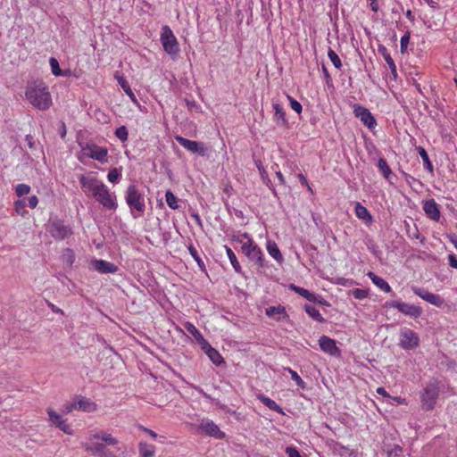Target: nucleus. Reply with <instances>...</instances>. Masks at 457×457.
I'll list each match as a JSON object with an SVG mask.
<instances>
[{"mask_svg":"<svg viewBox=\"0 0 457 457\" xmlns=\"http://www.w3.org/2000/svg\"><path fill=\"white\" fill-rule=\"evenodd\" d=\"M25 96L38 110L46 111L52 105L48 87L42 80L37 79L29 82L26 87Z\"/></svg>","mask_w":457,"mask_h":457,"instance_id":"nucleus-1","label":"nucleus"},{"mask_svg":"<svg viewBox=\"0 0 457 457\" xmlns=\"http://www.w3.org/2000/svg\"><path fill=\"white\" fill-rule=\"evenodd\" d=\"M233 240L242 244V253L248 258L250 262H254L258 268H264L266 266L263 253L261 248L254 243L253 240H249L243 243L239 237H234Z\"/></svg>","mask_w":457,"mask_h":457,"instance_id":"nucleus-2","label":"nucleus"},{"mask_svg":"<svg viewBox=\"0 0 457 457\" xmlns=\"http://www.w3.org/2000/svg\"><path fill=\"white\" fill-rule=\"evenodd\" d=\"M439 395L438 383L436 380L430 381L421 393V405L425 411H431L435 408Z\"/></svg>","mask_w":457,"mask_h":457,"instance_id":"nucleus-3","label":"nucleus"},{"mask_svg":"<svg viewBox=\"0 0 457 457\" xmlns=\"http://www.w3.org/2000/svg\"><path fill=\"white\" fill-rule=\"evenodd\" d=\"M125 199L131 211L135 210L140 214L144 213L145 210L144 197L134 184L128 187Z\"/></svg>","mask_w":457,"mask_h":457,"instance_id":"nucleus-4","label":"nucleus"},{"mask_svg":"<svg viewBox=\"0 0 457 457\" xmlns=\"http://www.w3.org/2000/svg\"><path fill=\"white\" fill-rule=\"evenodd\" d=\"M161 42L164 51L170 55H177L179 52V43L172 30L168 25L162 28Z\"/></svg>","mask_w":457,"mask_h":457,"instance_id":"nucleus-5","label":"nucleus"},{"mask_svg":"<svg viewBox=\"0 0 457 457\" xmlns=\"http://www.w3.org/2000/svg\"><path fill=\"white\" fill-rule=\"evenodd\" d=\"M385 306L397 309L401 313L413 319H417L420 317L422 314V309L420 306H416L401 301H387Z\"/></svg>","mask_w":457,"mask_h":457,"instance_id":"nucleus-6","label":"nucleus"},{"mask_svg":"<svg viewBox=\"0 0 457 457\" xmlns=\"http://www.w3.org/2000/svg\"><path fill=\"white\" fill-rule=\"evenodd\" d=\"M420 345V337L416 332L410 328H403L400 332L399 345L404 350H413Z\"/></svg>","mask_w":457,"mask_h":457,"instance_id":"nucleus-7","label":"nucleus"},{"mask_svg":"<svg viewBox=\"0 0 457 457\" xmlns=\"http://www.w3.org/2000/svg\"><path fill=\"white\" fill-rule=\"evenodd\" d=\"M176 140L180 145L193 154H197L203 157L207 155L208 147L203 142L189 140L181 136H177Z\"/></svg>","mask_w":457,"mask_h":457,"instance_id":"nucleus-8","label":"nucleus"},{"mask_svg":"<svg viewBox=\"0 0 457 457\" xmlns=\"http://www.w3.org/2000/svg\"><path fill=\"white\" fill-rule=\"evenodd\" d=\"M79 183L84 192H91L94 197H96L105 187V185L96 178H88L84 175L80 176Z\"/></svg>","mask_w":457,"mask_h":457,"instance_id":"nucleus-9","label":"nucleus"},{"mask_svg":"<svg viewBox=\"0 0 457 457\" xmlns=\"http://www.w3.org/2000/svg\"><path fill=\"white\" fill-rule=\"evenodd\" d=\"M353 113L355 117L359 118L369 129H373L377 125L376 119L370 110L359 104L353 105Z\"/></svg>","mask_w":457,"mask_h":457,"instance_id":"nucleus-10","label":"nucleus"},{"mask_svg":"<svg viewBox=\"0 0 457 457\" xmlns=\"http://www.w3.org/2000/svg\"><path fill=\"white\" fill-rule=\"evenodd\" d=\"M50 233L55 239L62 240L72 234V229L70 226L65 225L62 220H54L51 225Z\"/></svg>","mask_w":457,"mask_h":457,"instance_id":"nucleus-11","label":"nucleus"},{"mask_svg":"<svg viewBox=\"0 0 457 457\" xmlns=\"http://www.w3.org/2000/svg\"><path fill=\"white\" fill-rule=\"evenodd\" d=\"M412 292L425 300L426 302L436 306V307H442L445 303L444 298H442L439 295H436L430 292L426 291L425 289L421 287H413Z\"/></svg>","mask_w":457,"mask_h":457,"instance_id":"nucleus-12","label":"nucleus"},{"mask_svg":"<svg viewBox=\"0 0 457 457\" xmlns=\"http://www.w3.org/2000/svg\"><path fill=\"white\" fill-rule=\"evenodd\" d=\"M320 349L331 356L339 357L341 350L337 346L336 341L327 336H321L319 339Z\"/></svg>","mask_w":457,"mask_h":457,"instance_id":"nucleus-13","label":"nucleus"},{"mask_svg":"<svg viewBox=\"0 0 457 457\" xmlns=\"http://www.w3.org/2000/svg\"><path fill=\"white\" fill-rule=\"evenodd\" d=\"M104 208L115 211L118 207L115 202V196L112 195L107 187L105 186L103 190L95 197Z\"/></svg>","mask_w":457,"mask_h":457,"instance_id":"nucleus-14","label":"nucleus"},{"mask_svg":"<svg viewBox=\"0 0 457 457\" xmlns=\"http://www.w3.org/2000/svg\"><path fill=\"white\" fill-rule=\"evenodd\" d=\"M199 428L209 436H213L218 439H223L225 437V433L220 431L219 427L212 420L202 422Z\"/></svg>","mask_w":457,"mask_h":457,"instance_id":"nucleus-15","label":"nucleus"},{"mask_svg":"<svg viewBox=\"0 0 457 457\" xmlns=\"http://www.w3.org/2000/svg\"><path fill=\"white\" fill-rule=\"evenodd\" d=\"M423 211L428 218L435 221H438L440 219V210L436 201L431 198L426 200L423 204Z\"/></svg>","mask_w":457,"mask_h":457,"instance_id":"nucleus-16","label":"nucleus"},{"mask_svg":"<svg viewBox=\"0 0 457 457\" xmlns=\"http://www.w3.org/2000/svg\"><path fill=\"white\" fill-rule=\"evenodd\" d=\"M47 413L49 416V420L54 424L58 428L68 435L72 434V430L69 424L66 423V420L62 418L61 415L56 413L52 409H47Z\"/></svg>","mask_w":457,"mask_h":457,"instance_id":"nucleus-17","label":"nucleus"},{"mask_svg":"<svg viewBox=\"0 0 457 457\" xmlns=\"http://www.w3.org/2000/svg\"><path fill=\"white\" fill-rule=\"evenodd\" d=\"M87 155L94 160L100 162L101 163L107 162V149L97 145L87 146Z\"/></svg>","mask_w":457,"mask_h":457,"instance_id":"nucleus-18","label":"nucleus"},{"mask_svg":"<svg viewBox=\"0 0 457 457\" xmlns=\"http://www.w3.org/2000/svg\"><path fill=\"white\" fill-rule=\"evenodd\" d=\"M265 313L268 317L273 318L278 321L288 319L286 308L282 305L270 306L266 309Z\"/></svg>","mask_w":457,"mask_h":457,"instance_id":"nucleus-19","label":"nucleus"},{"mask_svg":"<svg viewBox=\"0 0 457 457\" xmlns=\"http://www.w3.org/2000/svg\"><path fill=\"white\" fill-rule=\"evenodd\" d=\"M96 270L100 273H114L117 271L118 267L112 262L104 260H96L93 262Z\"/></svg>","mask_w":457,"mask_h":457,"instance_id":"nucleus-20","label":"nucleus"},{"mask_svg":"<svg viewBox=\"0 0 457 457\" xmlns=\"http://www.w3.org/2000/svg\"><path fill=\"white\" fill-rule=\"evenodd\" d=\"M86 451L91 453L96 457H108L109 451L102 443H96L86 447Z\"/></svg>","mask_w":457,"mask_h":457,"instance_id":"nucleus-21","label":"nucleus"},{"mask_svg":"<svg viewBox=\"0 0 457 457\" xmlns=\"http://www.w3.org/2000/svg\"><path fill=\"white\" fill-rule=\"evenodd\" d=\"M266 248L271 257H273L278 263H282L284 259L275 241L268 240Z\"/></svg>","mask_w":457,"mask_h":457,"instance_id":"nucleus-22","label":"nucleus"},{"mask_svg":"<svg viewBox=\"0 0 457 457\" xmlns=\"http://www.w3.org/2000/svg\"><path fill=\"white\" fill-rule=\"evenodd\" d=\"M115 79H117L119 85L121 87L124 92L127 94V96L130 98V100L133 103L137 104L136 96L132 92L130 86L129 82L125 79V78L121 75L115 74Z\"/></svg>","mask_w":457,"mask_h":457,"instance_id":"nucleus-23","label":"nucleus"},{"mask_svg":"<svg viewBox=\"0 0 457 457\" xmlns=\"http://www.w3.org/2000/svg\"><path fill=\"white\" fill-rule=\"evenodd\" d=\"M378 52L384 57L386 62L389 66V69L392 73H396V66L395 63L391 57L390 54L388 53L386 47L383 45H378Z\"/></svg>","mask_w":457,"mask_h":457,"instance_id":"nucleus-24","label":"nucleus"},{"mask_svg":"<svg viewBox=\"0 0 457 457\" xmlns=\"http://www.w3.org/2000/svg\"><path fill=\"white\" fill-rule=\"evenodd\" d=\"M368 276L378 288L386 293L391 292V287L384 278L377 276L374 272L371 271L368 273Z\"/></svg>","mask_w":457,"mask_h":457,"instance_id":"nucleus-25","label":"nucleus"},{"mask_svg":"<svg viewBox=\"0 0 457 457\" xmlns=\"http://www.w3.org/2000/svg\"><path fill=\"white\" fill-rule=\"evenodd\" d=\"M304 310L306 313L312 317L314 320L324 323L326 322V320L321 316L319 310L316 309L315 306L311 304H304Z\"/></svg>","mask_w":457,"mask_h":457,"instance_id":"nucleus-26","label":"nucleus"},{"mask_svg":"<svg viewBox=\"0 0 457 457\" xmlns=\"http://www.w3.org/2000/svg\"><path fill=\"white\" fill-rule=\"evenodd\" d=\"M355 214L361 220L368 221L372 220V216L370 215L367 208L361 205L360 203H357L355 205Z\"/></svg>","mask_w":457,"mask_h":457,"instance_id":"nucleus-27","label":"nucleus"},{"mask_svg":"<svg viewBox=\"0 0 457 457\" xmlns=\"http://www.w3.org/2000/svg\"><path fill=\"white\" fill-rule=\"evenodd\" d=\"M227 255L230 261L231 265L233 266L235 271L237 273L241 274L242 273V268L237 259V256L235 253L232 251V249L227 245H225Z\"/></svg>","mask_w":457,"mask_h":457,"instance_id":"nucleus-28","label":"nucleus"},{"mask_svg":"<svg viewBox=\"0 0 457 457\" xmlns=\"http://www.w3.org/2000/svg\"><path fill=\"white\" fill-rule=\"evenodd\" d=\"M417 151L423 161L425 169L428 170L430 173H433V165L425 148L422 146H418Z\"/></svg>","mask_w":457,"mask_h":457,"instance_id":"nucleus-29","label":"nucleus"},{"mask_svg":"<svg viewBox=\"0 0 457 457\" xmlns=\"http://www.w3.org/2000/svg\"><path fill=\"white\" fill-rule=\"evenodd\" d=\"M155 453V447L146 443H139L140 457H153Z\"/></svg>","mask_w":457,"mask_h":457,"instance_id":"nucleus-30","label":"nucleus"},{"mask_svg":"<svg viewBox=\"0 0 457 457\" xmlns=\"http://www.w3.org/2000/svg\"><path fill=\"white\" fill-rule=\"evenodd\" d=\"M261 402L268 407L270 410L275 411L278 413L283 414L282 408L272 399L267 397V396H261L260 397Z\"/></svg>","mask_w":457,"mask_h":457,"instance_id":"nucleus-31","label":"nucleus"},{"mask_svg":"<svg viewBox=\"0 0 457 457\" xmlns=\"http://www.w3.org/2000/svg\"><path fill=\"white\" fill-rule=\"evenodd\" d=\"M74 402L76 403V409L77 410H82V411H92L94 409L92 407L94 405L93 403H91L87 398L81 397V398H79L77 400H74Z\"/></svg>","mask_w":457,"mask_h":457,"instance_id":"nucleus-32","label":"nucleus"},{"mask_svg":"<svg viewBox=\"0 0 457 457\" xmlns=\"http://www.w3.org/2000/svg\"><path fill=\"white\" fill-rule=\"evenodd\" d=\"M273 109L275 111V114H274L275 120H281L282 125H287V120L286 119V112H285L283 107L279 104L274 103Z\"/></svg>","mask_w":457,"mask_h":457,"instance_id":"nucleus-33","label":"nucleus"},{"mask_svg":"<svg viewBox=\"0 0 457 457\" xmlns=\"http://www.w3.org/2000/svg\"><path fill=\"white\" fill-rule=\"evenodd\" d=\"M378 167L383 174L384 178L389 179L392 175V170L384 158H379L378 162Z\"/></svg>","mask_w":457,"mask_h":457,"instance_id":"nucleus-34","label":"nucleus"},{"mask_svg":"<svg viewBox=\"0 0 457 457\" xmlns=\"http://www.w3.org/2000/svg\"><path fill=\"white\" fill-rule=\"evenodd\" d=\"M207 356L209 357V359L212 361V362L213 364H215L216 366H219L220 365L221 363L224 362V360L222 358V356L220 354V353L212 348V349H209V352L207 353Z\"/></svg>","mask_w":457,"mask_h":457,"instance_id":"nucleus-35","label":"nucleus"},{"mask_svg":"<svg viewBox=\"0 0 457 457\" xmlns=\"http://www.w3.org/2000/svg\"><path fill=\"white\" fill-rule=\"evenodd\" d=\"M165 199H166V203L170 208H171L173 210L179 209V206L178 204V198L170 190H168L166 192Z\"/></svg>","mask_w":457,"mask_h":457,"instance_id":"nucleus-36","label":"nucleus"},{"mask_svg":"<svg viewBox=\"0 0 457 457\" xmlns=\"http://www.w3.org/2000/svg\"><path fill=\"white\" fill-rule=\"evenodd\" d=\"M96 439H101L106 442L108 445H114L118 443L117 439L112 437V435L105 432H100L93 436Z\"/></svg>","mask_w":457,"mask_h":457,"instance_id":"nucleus-37","label":"nucleus"},{"mask_svg":"<svg viewBox=\"0 0 457 457\" xmlns=\"http://www.w3.org/2000/svg\"><path fill=\"white\" fill-rule=\"evenodd\" d=\"M290 289L294 290L295 293L300 295L301 296L304 297L308 301L311 299V297H313V293L310 292L309 290L297 287L294 284H291L289 286Z\"/></svg>","mask_w":457,"mask_h":457,"instance_id":"nucleus-38","label":"nucleus"},{"mask_svg":"<svg viewBox=\"0 0 457 457\" xmlns=\"http://www.w3.org/2000/svg\"><path fill=\"white\" fill-rule=\"evenodd\" d=\"M188 251H189L191 256L194 258V260L197 262L200 269L202 270H205V265H204L203 260L200 258L196 248L193 245H190L188 246Z\"/></svg>","mask_w":457,"mask_h":457,"instance_id":"nucleus-39","label":"nucleus"},{"mask_svg":"<svg viewBox=\"0 0 457 457\" xmlns=\"http://www.w3.org/2000/svg\"><path fill=\"white\" fill-rule=\"evenodd\" d=\"M285 370L289 372V374L291 375V378L296 383V385L299 387L303 389L306 387V383L301 378V377L297 374L296 371L293 370L290 368H286Z\"/></svg>","mask_w":457,"mask_h":457,"instance_id":"nucleus-40","label":"nucleus"},{"mask_svg":"<svg viewBox=\"0 0 457 457\" xmlns=\"http://www.w3.org/2000/svg\"><path fill=\"white\" fill-rule=\"evenodd\" d=\"M49 63L51 66V70L54 75L55 76H64L66 75L59 66L58 61L54 57H51L49 60Z\"/></svg>","mask_w":457,"mask_h":457,"instance_id":"nucleus-41","label":"nucleus"},{"mask_svg":"<svg viewBox=\"0 0 457 457\" xmlns=\"http://www.w3.org/2000/svg\"><path fill=\"white\" fill-rule=\"evenodd\" d=\"M328 56L337 69H340L342 67L341 60L337 54L333 49H328Z\"/></svg>","mask_w":457,"mask_h":457,"instance_id":"nucleus-42","label":"nucleus"},{"mask_svg":"<svg viewBox=\"0 0 457 457\" xmlns=\"http://www.w3.org/2000/svg\"><path fill=\"white\" fill-rule=\"evenodd\" d=\"M186 328L195 337V339L197 342H199L200 340H204L203 335L193 324L187 323Z\"/></svg>","mask_w":457,"mask_h":457,"instance_id":"nucleus-43","label":"nucleus"},{"mask_svg":"<svg viewBox=\"0 0 457 457\" xmlns=\"http://www.w3.org/2000/svg\"><path fill=\"white\" fill-rule=\"evenodd\" d=\"M115 136L121 141L125 142L128 140L129 132L125 126H120L116 129Z\"/></svg>","mask_w":457,"mask_h":457,"instance_id":"nucleus-44","label":"nucleus"},{"mask_svg":"<svg viewBox=\"0 0 457 457\" xmlns=\"http://www.w3.org/2000/svg\"><path fill=\"white\" fill-rule=\"evenodd\" d=\"M30 189V187L27 184H18L15 187V193L19 197H21L29 194Z\"/></svg>","mask_w":457,"mask_h":457,"instance_id":"nucleus-45","label":"nucleus"},{"mask_svg":"<svg viewBox=\"0 0 457 457\" xmlns=\"http://www.w3.org/2000/svg\"><path fill=\"white\" fill-rule=\"evenodd\" d=\"M62 260L63 262L66 263L68 266H71L74 262V253L73 251L70 248L65 249L63 254H62Z\"/></svg>","mask_w":457,"mask_h":457,"instance_id":"nucleus-46","label":"nucleus"},{"mask_svg":"<svg viewBox=\"0 0 457 457\" xmlns=\"http://www.w3.org/2000/svg\"><path fill=\"white\" fill-rule=\"evenodd\" d=\"M410 37H411V33L410 31H407L402 37H401V41H400V47H401V52L403 54L406 52L407 50V47H408V45H409V42H410Z\"/></svg>","mask_w":457,"mask_h":457,"instance_id":"nucleus-47","label":"nucleus"},{"mask_svg":"<svg viewBox=\"0 0 457 457\" xmlns=\"http://www.w3.org/2000/svg\"><path fill=\"white\" fill-rule=\"evenodd\" d=\"M108 180L112 183H116L119 181L120 178V172L118 170L117 168H112L109 173H108Z\"/></svg>","mask_w":457,"mask_h":457,"instance_id":"nucleus-48","label":"nucleus"},{"mask_svg":"<svg viewBox=\"0 0 457 457\" xmlns=\"http://www.w3.org/2000/svg\"><path fill=\"white\" fill-rule=\"evenodd\" d=\"M287 96V99L290 103V106L291 108L295 112H297L298 114H300L302 112V110H303V107H302V104L297 101L295 100V98H293L292 96Z\"/></svg>","mask_w":457,"mask_h":457,"instance_id":"nucleus-49","label":"nucleus"},{"mask_svg":"<svg viewBox=\"0 0 457 457\" xmlns=\"http://www.w3.org/2000/svg\"><path fill=\"white\" fill-rule=\"evenodd\" d=\"M26 204H27V203H26V199H20V200H17V201L14 203L15 212H16L18 214L23 215V213H24V208H25Z\"/></svg>","mask_w":457,"mask_h":457,"instance_id":"nucleus-50","label":"nucleus"},{"mask_svg":"<svg viewBox=\"0 0 457 457\" xmlns=\"http://www.w3.org/2000/svg\"><path fill=\"white\" fill-rule=\"evenodd\" d=\"M352 295L355 299H364L368 296V291L365 289L355 288L352 291Z\"/></svg>","mask_w":457,"mask_h":457,"instance_id":"nucleus-51","label":"nucleus"},{"mask_svg":"<svg viewBox=\"0 0 457 457\" xmlns=\"http://www.w3.org/2000/svg\"><path fill=\"white\" fill-rule=\"evenodd\" d=\"M309 301L312 303H319L320 305L330 306V304L328 303V302L327 300H325L323 297H321L320 295H316L314 293H313V297H311V299Z\"/></svg>","mask_w":457,"mask_h":457,"instance_id":"nucleus-52","label":"nucleus"},{"mask_svg":"<svg viewBox=\"0 0 457 457\" xmlns=\"http://www.w3.org/2000/svg\"><path fill=\"white\" fill-rule=\"evenodd\" d=\"M286 453L288 455V457H302L299 451L293 446H287L286 448Z\"/></svg>","mask_w":457,"mask_h":457,"instance_id":"nucleus-53","label":"nucleus"},{"mask_svg":"<svg viewBox=\"0 0 457 457\" xmlns=\"http://www.w3.org/2000/svg\"><path fill=\"white\" fill-rule=\"evenodd\" d=\"M198 343L200 344L201 348L204 351L206 354L208 353L209 349L213 348L204 337V340H200Z\"/></svg>","mask_w":457,"mask_h":457,"instance_id":"nucleus-54","label":"nucleus"},{"mask_svg":"<svg viewBox=\"0 0 457 457\" xmlns=\"http://www.w3.org/2000/svg\"><path fill=\"white\" fill-rule=\"evenodd\" d=\"M27 200H28V205L31 209H34L37 207V205L38 204V198L36 195L29 196Z\"/></svg>","mask_w":457,"mask_h":457,"instance_id":"nucleus-55","label":"nucleus"},{"mask_svg":"<svg viewBox=\"0 0 457 457\" xmlns=\"http://www.w3.org/2000/svg\"><path fill=\"white\" fill-rule=\"evenodd\" d=\"M185 103L189 110H193V109H195L196 111L199 110V106L196 104L195 100H190L188 98H185Z\"/></svg>","mask_w":457,"mask_h":457,"instance_id":"nucleus-56","label":"nucleus"},{"mask_svg":"<svg viewBox=\"0 0 457 457\" xmlns=\"http://www.w3.org/2000/svg\"><path fill=\"white\" fill-rule=\"evenodd\" d=\"M73 410H77L76 409V403L75 402H71V403H67L65 405H64V410L63 411L65 413H70Z\"/></svg>","mask_w":457,"mask_h":457,"instance_id":"nucleus-57","label":"nucleus"},{"mask_svg":"<svg viewBox=\"0 0 457 457\" xmlns=\"http://www.w3.org/2000/svg\"><path fill=\"white\" fill-rule=\"evenodd\" d=\"M402 453V447L399 445H395V447L388 452V456L391 457L393 455L398 456L399 453Z\"/></svg>","mask_w":457,"mask_h":457,"instance_id":"nucleus-58","label":"nucleus"},{"mask_svg":"<svg viewBox=\"0 0 457 457\" xmlns=\"http://www.w3.org/2000/svg\"><path fill=\"white\" fill-rule=\"evenodd\" d=\"M449 265L453 268L457 269V257L454 254H450L448 256Z\"/></svg>","mask_w":457,"mask_h":457,"instance_id":"nucleus-59","label":"nucleus"},{"mask_svg":"<svg viewBox=\"0 0 457 457\" xmlns=\"http://www.w3.org/2000/svg\"><path fill=\"white\" fill-rule=\"evenodd\" d=\"M25 140L27 141L28 146L30 149H34L35 148V141H34V138H33V137L31 135H26Z\"/></svg>","mask_w":457,"mask_h":457,"instance_id":"nucleus-60","label":"nucleus"},{"mask_svg":"<svg viewBox=\"0 0 457 457\" xmlns=\"http://www.w3.org/2000/svg\"><path fill=\"white\" fill-rule=\"evenodd\" d=\"M297 177H298V179H299V180H300L301 184H302L303 186L307 187H308V189H309L310 191H312L311 187L308 185L307 179H306V178H305L302 173H299V174L297 175Z\"/></svg>","mask_w":457,"mask_h":457,"instance_id":"nucleus-61","label":"nucleus"},{"mask_svg":"<svg viewBox=\"0 0 457 457\" xmlns=\"http://www.w3.org/2000/svg\"><path fill=\"white\" fill-rule=\"evenodd\" d=\"M447 238L449 239V241L455 246V248L457 249V235L455 234H448L447 236Z\"/></svg>","mask_w":457,"mask_h":457,"instance_id":"nucleus-62","label":"nucleus"},{"mask_svg":"<svg viewBox=\"0 0 457 457\" xmlns=\"http://www.w3.org/2000/svg\"><path fill=\"white\" fill-rule=\"evenodd\" d=\"M254 163L259 170L260 173H266V170L262 165V162L261 160H254Z\"/></svg>","mask_w":457,"mask_h":457,"instance_id":"nucleus-63","label":"nucleus"},{"mask_svg":"<svg viewBox=\"0 0 457 457\" xmlns=\"http://www.w3.org/2000/svg\"><path fill=\"white\" fill-rule=\"evenodd\" d=\"M377 393L380 395H383L384 397H390V395H388V393L386 391V389L384 387H378Z\"/></svg>","mask_w":457,"mask_h":457,"instance_id":"nucleus-64","label":"nucleus"}]
</instances>
